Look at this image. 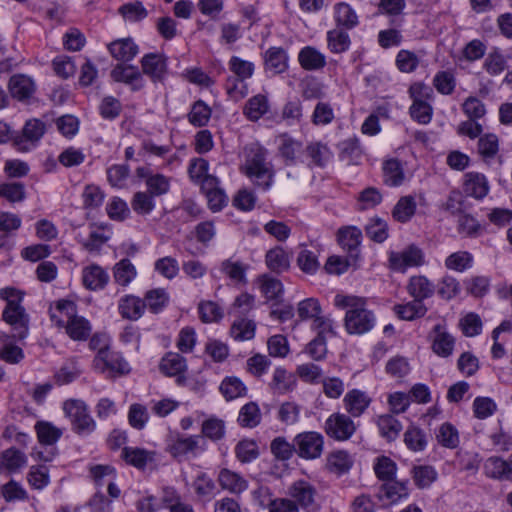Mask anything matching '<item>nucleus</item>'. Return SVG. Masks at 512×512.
<instances>
[{"label":"nucleus","mask_w":512,"mask_h":512,"mask_svg":"<svg viewBox=\"0 0 512 512\" xmlns=\"http://www.w3.org/2000/svg\"><path fill=\"white\" fill-rule=\"evenodd\" d=\"M334 305L345 309L344 326L349 334L361 335L369 332L375 325V315L367 308V300L354 295L337 294Z\"/></svg>","instance_id":"f257e3e1"},{"label":"nucleus","mask_w":512,"mask_h":512,"mask_svg":"<svg viewBox=\"0 0 512 512\" xmlns=\"http://www.w3.org/2000/svg\"><path fill=\"white\" fill-rule=\"evenodd\" d=\"M0 297L6 301V306L2 313L3 320L12 328V337L17 340L26 338L29 331V315L21 305L22 298L14 288H3L0 291Z\"/></svg>","instance_id":"f03ea898"},{"label":"nucleus","mask_w":512,"mask_h":512,"mask_svg":"<svg viewBox=\"0 0 512 512\" xmlns=\"http://www.w3.org/2000/svg\"><path fill=\"white\" fill-rule=\"evenodd\" d=\"M245 162L242 166L244 173L255 185L267 190L272 185L273 171L266 161L267 151L258 144L245 147Z\"/></svg>","instance_id":"7ed1b4c3"},{"label":"nucleus","mask_w":512,"mask_h":512,"mask_svg":"<svg viewBox=\"0 0 512 512\" xmlns=\"http://www.w3.org/2000/svg\"><path fill=\"white\" fill-rule=\"evenodd\" d=\"M289 499L298 505V511L319 512L321 504L316 487L309 481L299 479L294 481L287 492Z\"/></svg>","instance_id":"20e7f679"},{"label":"nucleus","mask_w":512,"mask_h":512,"mask_svg":"<svg viewBox=\"0 0 512 512\" xmlns=\"http://www.w3.org/2000/svg\"><path fill=\"white\" fill-rule=\"evenodd\" d=\"M63 410L71 420L73 430L79 435H89L96 429L87 405L81 400L70 399L64 402Z\"/></svg>","instance_id":"39448f33"},{"label":"nucleus","mask_w":512,"mask_h":512,"mask_svg":"<svg viewBox=\"0 0 512 512\" xmlns=\"http://www.w3.org/2000/svg\"><path fill=\"white\" fill-rule=\"evenodd\" d=\"M205 450V441L200 435H180L171 438L167 445L169 454L179 461L197 457Z\"/></svg>","instance_id":"423d86ee"},{"label":"nucleus","mask_w":512,"mask_h":512,"mask_svg":"<svg viewBox=\"0 0 512 512\" xmlns=\"http://www.w3.org/2000/svg\"><path fill=\"white\" fill-rule=\"evenodd\" d=\"M56 308L67 317L65 327L71 339L83 341L90 336L92 330L90 322L82 316L75 315L76 306L72 301L61 300L57 303Z\"/></svg>","instance_id":"0eeeda50"},{"label":"nucleus","mask_w":512,"mask_h":512,"mask_svg":"<svg viewBox=\"0 0 512 512\" xmlns=\"http://www.w3.org/2000/svg\"><path fill=\"white\" fill-rule=\"evenodd\" d=\"M94 369L108 377H118L130 372L129 363L121 353L109 350L97 353L93 359Z\"/></svg>","instance_id":"6e6552de"},{"label":"nucleus","mask_w":512,"mask_h":512,"mask_svg":"<svg viewBox=\"0 0 512 512\" xmlns=\"http://www.w3.org/2000/svg\"><path fill=\"white\" fill-rule=\"evenodd\" d=\"M389 267L397 272L404 273L410 267H419L425 264V254L415 244H410L401 251L389 253Z\"/></svg>","instance_id":"1a4fd4ad"},{"label":"nucleus","mask_w":512,"mask_h":512,"mask_svg":"<svg viewBox=\"0 0 512 512\" xmlns=\"http://www.w3.org/2000/svg\"><path fill=\"white\" fill-rule=\"evenodd\" d=\"M295 453L303 459L311 460L319 458L323 451L324 438L314 431L297 434L294 437Z\"/></svg>","instance_id":"9d476101"},{"label":"nucleus","mask_w":512,"mask_h":512,"mask_svg":"<svg viewBox=\"0 0 512 512\" xmlns=\"http://www.w3.org/2000/svg\"><path fill=\"white\" fill-rule=\"evenodd\" d=\"M135 174L145 182V191L154 198L162 197L170 191L171 178L162 173H154L151 168L140 166L136 168Z\"/></svg>","instance_id":"9b49d317"},{"label":"nucleus","mask_w":512,"mask_h":512,"mask_svg":"<svg viewBox=\"0 0 512 512\" xmlns=\"http://www.w3.org/2000/svg\"><path fill=\"white\" fill-rule=\"evenodd\" d=\"M324 430L330 438L345 441L355 433L356 425L350 415L333 413L325 421Z\"/></svg>","instance_id":"f8f14e48"},{"label":"nucleus","mask_w":512,"mask_h":512,"mask_svg":"<svg viewBox=\"0 0 512 512\" xmlns=\"http://www.w3.org/2000/svg\"><path fill=\"white\" fill-rule=\"evenodd\" d=\"M254 494L259 498V505L268 512H299L298 505L289 497H273L267 487H260Z\"/></svg>","instance_id":"ddd939ff"},{"label":"nucleus","mask_w":512,"mask_h":512,"mask_svg":"<svg viewBox=\"0 0 512 512\" xmlns=\"http://www.w3.org/2000/svg\"><path fill=\"white\" fill-rule=\"evenodd\" d=\"M45 133V124L39 119L28 120L22 130V135H16L14 145L20 151H28Z\"/></svg>","instance_id":"4468645a"},{"label":"nucleus","mask_w":512,"mask_h":512,"mask_svg":"<svg viewBox=\"0 0 512 512\" xmlns=\"http://www.w3.org/2000/svg\"><path fill=\"white\" fill-rule=\"evenodd\" d=\"M89 236L86 240L82 241L83 248L89 253L99 254L105 245L112 237V228L108 223H93L89 225Z\"/></svg>","instance_id":"2eb2a0df"},{"label":"nucleus","mask_w":512,"mask_h":512,"mask_svg":"<svg viewBox=\"0 0 512 512\" xmlns=\"http://www.w3.org/2000/svg\"><path fill=\"white\" fill-rule=\"evenodd\" d=\"M8 90L17 101L28 103L36 92V83L28 75L15 74L9 79Z\"/></svg>","instance_id":"dca6fc26"},{"label":"nucleus","mask_w":512,"mask_h":512,"mask_svg":"<svg viewBox=\"0 0 512 512\" xmlns=\"http://www.w3.org/2000/svg\"><path fill=\"white\" fill-rule=\"evenodd\" d=\"M83 286L89 291H101L106 288L110 281L106 269L96 263L85 266L81 272Z\"/></svg>","instance_id":"f3484780"},{"label":"nucleus","mask_w":512,"mask_h":512,"mask_svg":"<svg viewBox=\"0 0 512 512\" xmlns=\"http://www.w3.org/2000/svg\"><path fill=\"white\" fill-rule=\"evenodd\" d=\"M111 77L116 82L129 85L133 91H139L145 86L143 75L136 66L117 64L111 70Z\"/></svg>","instance_id":"a211bd4d"},{"label":"nucleus","mask_w":512,"mask_h":512,"mask_svg":"<svg viewBox=\"0 0 512 512\" xmlns=\"http://www.w3.org/2000/svg\"><path fill=\"white\" fill-rule=\"evenodd\" d=\"M143 74L153 82L162 81L167 73V58L159 53L145 54L141 59Z\"/></svg>","instance_id":"6ab92c4d"},{"label":"nucleus","mask_w":512,"mask_h":512,"mask_svg":"<svg viewBox=\"0 0 512 512\" xmlns=\"http://www.w3.org/2000/svg\"><path fill=\"white\" fill-rule=\"evenodd\" d=\"M372 402L369 395L359 389L348 391L343 398V406L345 411L351 417H360L368 409Z\"/></svg>","instance_id":"aec40b11"},{"label":"nucleus","mask_w":512,"mask_h":512,"mask_svg":"<svg viewBox=\"0 0 512 512\" xmlns=\"http://www.w3.org/2000/svg\"><path fill=\"white\" fill-rule=\"evenodd\" d=\"M304 152L309 159V167L324 168L333 156L330 148L326 144L318 141L308 143Z\"/></svg>","instance_id":"412c9836"},{"label":"nucleus","mask_w":512,"mask_h":512,"mask_svg":"<svg viewBox=\"0 0 512 512\" xmlns=\"http://www.w3.org/2000/svg\"><path fill=\"white\" fill-rule=\"evenodd\" d=\"M408 294L421 302L434 295L435 285L424 275H415L409 278L407 283Z\"/></svg>","instance_id":"4be33fe9"},{"label":"nucleus","mask_w":512,"mask_h":512,"mask_svg":"<svg viewBox=\"0 0 512 512\" xmlns=\"http://www.w3.org/2000/svg\"><path fill=\"white\" fill-rule=\"evenodd\" d=\"M146 303L141 298L134 295H125L118 302L119 314L132 321L138 320L144 313Z\"/></svg>","instance_id":"5701e85b"},{"label":"nucleus","mask_w":512,"mask_h":512,"mask_svg":"<svg viewBox=\"0 0 512 512\" xmlns=\"http://www.w3.org/2000/svg\"><path fill=\"white\" fill-rule=\"evenodd\" d=\"M265 70L272 75L285 72L288 69V55L281 47H270L264 55Z\"/></svg>","instance_id":"b1692460"},{"label":"nucleus","mask_w":512,"mask_h":512,"mask_svg":"<svg viewBox=\"0 0 512 512\" xmlns=\"http://www.w3.org/2000/svg\"><path fill=\"white\" fill-rule=\"evenodd\" d=\"M111 56L117 61L129 62L138 54V46L131 38L117 39L107 46Z\"/></svg>","instance_id":"393cba45"},{"label":"nucleus","mask_w":512,"mask_h":512,"mask_svg":"<svg viewBox=\"0 0 512 512\" xmlns=\"http://www.w3.org/2000/svg\"><path fill=\"white\" fill-rule=\"evenodd\" d=\"M298 62L306 71H316L327 64L326 56L313 46H305L298 53Z\"/></svg>","instance_id":"a878e982"},{"label":"nucleus","mask_w":512,"mask_h":512,"mask_svg":"<svg viewBox=\"0 0 512 512\" xmlns=\"http://www.w3.org/2000/svg\"><path fill=\"white\" fill-rule=\"evenodd\" d=\"M334 20L337 28L352 30L359 25V17L356 11L346 2L334 5Z\"/></svg>","instance_id":"bb28decb"},{"label":"nucleus","mask_w":512,"mask_h":512,"mask_svg":"<svg viewBox=\"0 0 512 512\" xmlns=\"http://www.w3.org/2000/svg\"><path fill=\"white\" fill-rule=\"evenodd\" d=\"M278 151L286 165H294L304 149L300 141L283 134L278 138Z\"/></svg>","instance_id":"cd10ccee"},{"label":"nucleus","mask_w":512,"mask_h":512,"mask_svg":"<svg viewBox=\"0 0 512 512\" xmlns=\"http://www.w3.org/2000/svg\"><path fill=\"white\" fill-rule=\"evenodd\" d=\"M433 351L441 357H449L454 348V338L445 330L441 324H437L433 328Z\"/></svg>","instance_id":"c85d7f7f"},{"label":"nucleus","mask_w":512,"mask_h":512,"mask_svg":"<svg viewBox=\"0 0 512 512\" xmlns=\"http://www.w3.org/2000/svg\"><path fill=\"white\" fill-rule=\"evenodd\" d=\"M121 456L127 464L140 470L155 460V452L138 447H124Z\"/></svg>","instance_id":"c756f323"},{"label":"nucleus","mask_w":512,"mask_h":512,"mask_svg":"<svg viewBox=\"0 0 512 512\" xmlns=\"http://www.w3.org/2000/svg\"><path fill=\"white\" fill-rule=\"evenodd\" d=\"M218 482L223 490L232 494H241L248 488V482L240 474L229 469H222L218 474Z\"/></svg>","instance_id":"7c9ffc66"},{"label":"nucleus","mask_w":512,"mask_h":512,"mask_svg":"<svg viewBox=\"0 0 512 512\" xmlns=\"http://www.w3.org/2000/svg\"><path fill=\"white\" fill-rule=\"evenodd\" d=\"M383 182L389 187H398L405 181L402 163L395 158L387 159L382 165Z\"/></svg>","instance_id":"2f4dec72"},{"label":"nucleus","mask_w":512,"mask_h":512,"mask_svg":"<svg viewBox=\"0 0 512 512\" xmlns=\"http://www.w3.org/2000/svg\"><path fill=\"white\" fill-rule=\"evenodd\" d=\"M464 191L476 199L484 198L489 192L486 177L478 172H469L465 175Z\"/></svg>","instance_id":"473e14b6"},{"label":"nucleus","mask_w":512,"mask_h":512,"mask_svg":"<svg viewBox=\"0 0 512 512\" xmlns=\"http://www.w3.org/2000/svg\"><path fill=\"white\" fill-rule=\"evenodd\" d=\"M296 379L294 375L283 367H277L269 384L271 390L279 395L292 391L295 387Z\"/></svg>","instance_id":"72a5a7b5"},{"label":"nucleus","mask_w":512,"mask_h":512,"mask_svg":"<svg viewBox=\"0 0 512 512\" xmlns=\"http://www.w3.org/2000/svg\"><path fill=\"white\" fill-rule=\"evenodd\" d=\"M326 40L327 48L333 54L345 53L351 46V39L348 32L337 27L327 32Z\"/></svg>","instance_id":"f704fd0d"},{"label":"nucleus","mask_w":512,"mask_h":512,"mask_svg":"<svg viewBox=\"0 0 512 512\" xmlns=\"http://www.w3.org/2000/svg\"><path fill=\"white\" fill-rule=\"evenodd\" d=\"M339 158L349 165H359L362 159V149L357 138H348L339 143Z\"/></svg>","instance_id":"c9c22d12"},{"label":"nucleus","mask_w":512,"mask_h":512,"mask_svg":"<svg viewBox=\"0 0 512 512\" xmlns=\"http://www.w3.org/2000/svg\"><path fill=\"white\" fill-rule=\"evenodd\" d=\"M112 272L115 283L122 287H127L137 277V269L128 258L115 263Z\"/></svg>","instance_id":"e433bc0d"},{"label":"nucleus","mask_w":512,"mask_h":512,"mask_svg":"<svg viewBox=\"0 0 512 512\" xmlns=\"http://www.w3.org/2000/svg\"><path fill=\"white\" fill-rule=\"evenodd\" d=\"M416 207L417 203L414 196H402L394 206L392 216L396 221L406 223L414 216Z\"/></svg>","instance_id":"4c0bfd02"},{"label":"nucleus","mask_w":512,"mask_h":512,"mask_svg":"<svg viewBox=\"0 0 512 512\" xmlns=\"http://www.w3.org/2000/svg\"><path fill=\"white\" fill-rule=\"evenodd\" d=\"M159 368L167 376H177L186 370V359L178 353L169 352L161 359Z\"/></svg>","instance_id":"58836bf2"},{"label":"nucleus","mask_w":512,"mask_h":512,"mask_svg":"<svg viewBox=\"0 0 512 512\" xmlns=\"http://www.w3.org/2000/svg\"><path fill=\"white\" fill-rule=\"evenodd\" d=\"M394 311L400 319L412 321L423 317L427 312V307L423 302L413 298L408 303L395 305Z\"/></svg>","instance_id":"ea45409f"},{"label":"nucleus","mask_w":512,"mask_h":512,"mask_svg":"<svg viewBox=\"0 0 512 512\" xmlns=\"http://www.w3.org/2000/svg\"><path fill=\"white\" fill-rule=\"evenodd\" d=\"M377 426L380 435L388 441L395 440L402 430L400 421L390 414L380 415L377 418Z\"/></svg>","instance_id":"a19ab883"},{"label":"nucleus","mask_w":512,"mask_h":512,"mask_svg":"<svg viewBox=\"0 0 512 512\" xmlns=\"http://www.w3.org/2000/svg\"><path fill=\"white\" fill-rule=\"evenodd\" d=\"M212 114V109L203 100L195 101L187 115L188 121L195 127H204L208 124Z\"/></svg>","instance_id":"79ce46f5"},{"label":"nucleus","mask_w":512,"mask_h":512,"mask_svg":"<svg viewBox=\"0 0 512 512\" xmlns=\"http://www.w3.org/2000/svg\"><path fill=\"white\" fill-rule=\"evenodd\" d=\"M27 463L26 455L15 449L9 448L1 453L0 468H4L9 472H16L24 467Z\"/></svg>","instance_id":"37998d69"},{"label":"nucleus","mask_w":512,"mask_h":512,"mask_svg":"<svg viewBox=\"0 0 512 512\" xmlns=\"http://www.w3.org/2000/svg\"><path fill=\"white\" fill-rule=\"evenodd\" d=\"M35 430L40 444L45 446H53L62 436L61 429L46 421H38Z\"/></svg>","instance_id":"c03bdc74"},{"label":"nucleus","mask_w":512,"mask_h":512,"mask_svg":"<svg viewBox=\"0 0 512 512\" xmlns=\"http://www.w3.org/2000/svg\"><path fill=\"white\" fill-rule=\"evenodd\" d=\"M269 110L268 99L265 95L258 94L250 98L245 107L244 114L251 121L259 120Z\"/></svg>","instance_id":"a18cd8bd"},{"label":"nucleus","mask_w":512,"mask_h":512,"mask_svg":"<svg viewBox=\"0 0 512 512\" xmlns=\"http://www.w3.org/2000/svg\"><path fill=\"white\" fill-rule=\"evenodd\" d=\"M407 495L408 489L404 483L392 482L391 480L384 483L378 493L380 500H387L390 503H395Z\"/></svg>","instance_id":"49530a36"},{"label":"nucleus","mask_w":512,"mask_h":512,"mask_svg":"<svg viewBox=\"0 0 512 512\" xmlns=\"http://www.w3.org/2000/svg\"><path fill=\"white\" fill-rule=\"evenodd\" d=\"M241 427L254 428L261 422V412L257 403L249 402L239 411L238 419Z\"/></svg>","instance_id":"de8ad7c7"},{"label":"nucleus","mask_w":512,"mask_h":512,"mask_svg":"<svg viewBox=\"0 0 512 512\" xmlns=\"http://www.w3.org/2000/svg\"><path fill=\"white\" fill-rule=\"evenodd\" d=\"M436 439L445 448L454 449L460 442L457 428L449 422L443 423L436 431Z\"/></svg>","instance_id":"09e8293b"},{"label":"nucleus","mask_w":512,"mask_h":512,"mask_svg":"<svg viewBox=\"0 0 512 512\" xmlns=\"http://www.w3.org/2000/svg\"><path fill=\"white\" fill-rule=\"evenodd\" d=\"M266 264L274 272L280 273L289 268L288 254L281 247H274L266 253Z\"/></svg>","instance_id":"8fccbe9b"},{"label":"nucleus","mask_w":512,"mask_h":512,"mask_svg":"<svg viewBox=\"0 0 512 512\" xmlns=\"http://www.w3.org/2000/svg\"><path fill=\"white\" fill-rule=\"evenodd\" d=\"M473 255L468 251H457L451 253L445 259V267L456 272H464L473 265Z\"/></svg>","instance_id":"3c124183"},{"label":"nucleus","mask_w":512,"mask_h":512,"mask_svg":"<svg viewBox=\"0 0 512 512\" xmlns=\"http://www.w3.org/2000/svg\"><path fill=\"white\" fill-rule=\"evenodd\" d=\"M220 391L226 400H233L247 394V387L235 376L226 377L220 385Z\"/></svg>","instance_id":"603ef678"},{"label":"nucleus","mask_w":512,"mask_h":512,"mask_svg":"<svg viewBox=\"0 0 512 512\" xmlns=\"http://www.w3.org/2000/svg\"><path fill=\"white\" fill-rule=\"evenodd\" d=\"M361 238V230L353 226L341 228L338 231L339 244L349 252H353L359 247Z\"/></svg>","instance_id":"864d4df0"},{"label":"nucleus","mask_w":512,"mask_h":512,"mask_svg":"<svg viewBox=\"0 0 512 512\" xmlns=\"http://www.w3.org/2000/svg\"><path fill=\"white\" fill-rule=\"evenodd\" d=\"M131 207L138 215H149L156 207L155 198L146 191L134 193Z\"/></svg>","instance_id":"5fc2aeb1"},{"label":"nucleus","mask_w":512,"mask_h":512,"mask_svg":"<svg viewBox=\"0 0 512 512\" xmlns=\"http://www.w3.org/2000/svg\"><path fill=\"white\" fill-rule=\"evenodd\" d=\"M229 70L234 74L233 77L248 80L255 71V65L251 61L244 60L238 56H232L228 62Z\"/></svg>","instance_id":"6e6d98bb"},{"label":"nucleus","mask_w":512,"mask_h":512,"mask_svg":"<svg viewBox=\"0 0 512 512\" xmlns=\"http://www.w3.org/2000/svg\"><path fill=\"white\" fill-rule=\"evenodd\" d=\"M118 13L130 22H137L148 16V11L141 1H133L119 7Z\"/></svg>","instance_id":"4d7b16f0"},{"label":"nucleus","mask_w":512,"mask_h":512,"mask_svg":"<svg viewBox=\"0 0 512 512\" xmlns=\"http://www.w3.org/2000/svg\"><path fill=\"white\" fill-rule=\"evenodd\" d=\"M255 329L256 325L252 320L242 318L232 324L230 333L235 340L246 341L254 338Z\"/></svg>","instance_id":"13d9d810"},{"label":"nucleus","mask_w":512,"mask_h":512,"mask_svg":"<svg viewBox=\"0 0 512 512\" xmlns=\"http://www.w3.org/2000/svg\"><path fill=\"white\" fill-rule=\"evenodd\" d=\"M478 153L484 159H493L499 151V139L493 133H486L479 137Z\"/></svg>","instance_id":"bf43d9fd"},{"label":"nucleus","mask_w":512,"mask_h":512,"mask_svg":"<svg viewBox=\"0 0 512 512\" xmlns=\"http://www.w3.org/2000/svg\"><path fill=\"white\" fill-rule=\"evenodd\" d=\"M225 422L217 417L206 419L201 428L202 435L212 441H219L225 436Z\"/></svg>","instance_id":"052dcab7"},{"label":"nucleus","mask_w":512,"mask_h":512,"mask_svg":"<svg viewBox=\"0 0 512 512\" xmlns=\"http://www.w3.org/2000/svg\"><path fill=\"white\" fill-rule=\"evenodd\" d=\"M0 197L10 203L22 202L26 197L24 184L20 182H6L0 184Z\"/></svg>","instance_id":"680f3d73"},{"label":"nucleus","mask_w":512,"mask_h":512,"mask_svg":"<svg viewBox=\"0 0 512 512\" xmlns=\"http://www.w3.org/2000/svg\"><path fill=\"white\" fill-rule=\"evenodd\" d=\"M27 480L34 489L41 490L50 483L49 469L46 465L31 466Z\"/></svg>","instance_id":"e2e57ef3"},{"label":"nucleus","mask_w":512,"mask_h":512,"mask_svg":"<svg viewBox=\"0 0 512 512\" xmlns=\"http://www.w3.org/2000/svg\"><path fill=\"white\" fill-rule=\"evenodd\" d=\"M192 486L199 498L204 500L213 498L216 485L206 473H200L193 481Z\"/></svg>","instance_id":"0e129e2a"},{"label":"nucleus","mask_w":512,"mask_h":512,"mask_svg":"<svg viewBox=\"0 0 512 512\" xmlns=\"http://www.w3.org/2000/svg\"><path fill=\"white\" fill-rule=\"evenodd\" d=\"M433 86L442 95H450L456 87V79L450 71H439L433 78Z\"/></svg>","instance_id":"69168bd1"},{"label":"nucleus","mask_w":512,"mask_h":512,"mask_svg":"<svg viewBox=\"0 0 512 512\" xmlns=\"http://www.w3.org/2000/svg\"><path fill=\"white\" fill-rule=\"evenodd\" d=\"M406 446L415 452L422 451L427 445L425 433L417 427H409L404 433Z\"/></svg>","instance_id":"338daca9"},{"label":"nucleus","mask_w":512,"mask_h":512,"mask_svg":"<svg viewBox=\"0 0 512 512\" xmlns=\"http://www.w3.org/2000/svg\"><path fill=\"white\" fill-rule=\"evenodd\" d=\"M461 291L459 281L450 275H445L438 283V294L442 299L451 300Z\"/></svg>","instance_id":"774afa93"}]
</instances>
